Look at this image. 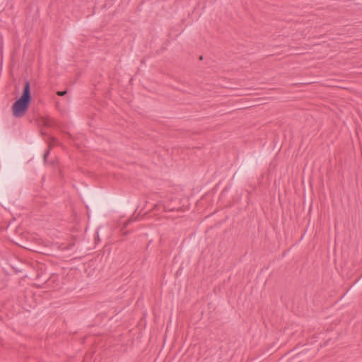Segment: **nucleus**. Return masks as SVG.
Wrapping results in <instances>:
<instances>
[{"instance_id": "2", "label": "nucleus", "mask_w": 362, "mask_h": 362, "mask_svg": "<svg viewBox=\"0 0 362 362\" xmlns=\"http://www.w3.org/2000/svg\"><path fill=\"white\" fill-rule=\"evenodd\" d=\"M66 93H67V92H66V90H64V91H58V92L57 93V95H59V96H64V95H65L66 94Z\"/></svg>"}, {"instance_id": "3", "label": "nucleus", "mask_w": 362, "mask_h": 362, "mask_svg": "<svg viewBox=\"0 0 362 362\" xmlns=\"http://www.w3.org/2000/svg\"><path fill=\"white\" fill-rule=\"evenodd\" d=\"M49 153V150H47V151L45 152V153L44 154V160H46V158H47V157L48 156Z\"/></svg>"}, {"instance_id": "1", "label": "nucleus", "mask_w": 362, "mask_h": 362, "mask_svg": "<svg viewBox=\"0 0 362 362\" xmlns=\"http://www.w3.org/2000/svg\"><path fill=\"white\" fill-rule=\"evenodd\" d=\"M31 100L30 83L28 81H25L23 93L19 99H18L12 106L13 115L15 117H23L27 111Z\"/></svg>"}]
</instances>
